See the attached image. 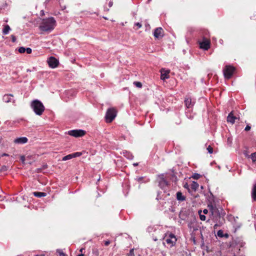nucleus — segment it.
I'll use <instances>...</instances> for the list:
<instances>
[{
  "instance_id": "obj_23",
  "label": "nucleus",
  "mask_w": 256,
  "mask_h": 256,
  "mask_svg": "<svg viewBox=\"0 0 256 256\" xmlns=\"http://www.w3.org/2000/svg\"><path fill=\"white\" fill-rule=\"evenodd\" d=\"M250 157L253 162H256V152L252 153L250 156Z\"/></svg>"
},
{
  "instance_id": "obj_24",
  "label": "nucleus",
  "mask_w": 256,
  "mask_h": 256,
  "mask_svg": "<svg viewBox=\"0 0 256 256\" xmlns=\"http://www.w3.org/2000/svg\"><path fill=\"white\" fill-rule=\"evenodd\" d=\"M134 84L138 88H141L142 87V84L139 82H134Z\"/></svg>"
},
{
  "instance_id": "obj_43",
  "label": "nucleus",
  "mask_w": 256,
  "mask_h": 256,
  "mask_svg": "<svg viewBox=\"0 0 256 256\" xmlns=\"http://www.w3.org/2000/svg\"><path fill=\"white\" fill-rule=\"evenodd\" d=\"M2 156H8V154H6V153H4L2 154Z\"/></svg>"
},
{
  "instance_id": "obj_32",
  "label": "nucleus",
  "mask_w": 256,
  "mask_h": 256,
  "mask_svg": "<svg viewBox=\"0 0 256 256\" xmlns=\"http://www.w3.org/2000/svg\"><path fill=\"white\" fill-rule=\"evenodd\" d=\"M26 52L30 54H31L32 53V50L30 48H26Z\"/></svg>"
},
{
  "instance_id": "obj_31",
  "label": "nucleus",
  "mask_w": 256,
  "mask_h": 256,
  "mask_svg": "<svg viewBox=\"0 0 256 256\" xmlns=\"http://www.w3.org/2000/svg\"><path fill=\"white\" fill-rule=\"evenodd\" d=\"M128 256H134V249H132L128 254Z\"/></svg>"
},
{
  "instance_id": "obj_9",
  "label": "nucleus",
  "mask_w": 256,
  "mask_h": 256,
  "mask_svg": "<svg viewBox=\"0 0 256 256\" xmlns=\"http://www.w3.org/2000/svg\"><path fill=\"white\" fill-rule=\"evenodd\" d=\"M154 36L156 38L160 39L164 36V30L162 28H158L155 29Z\"/></svg>"
},
{
  "instance_id": "obj_19",
  "label": "nucleus",
  "mask_w": 256,
  "mask_h": 256,
  "mask_svg": "<svg viewBox=\"0 0 256 256\" xmlns=\"http://www.w3.org/2000/svg\"><path fill=\"white\" fill-rule=\"evenodd\" d=\"M252 198L254 200L256 201V183L254 184L252 188Z\"/></svg>"
},
{
  "instance_id": "obj_14",
  "label": "nucleus",
  "mask_w": 256,
  "mask_h": 256,
  "mask_svg": "<svg viewBox=\"0 0 256 256\" xmlns=\"http://www.w3.org/2000/svg\"><path fill=\"white\" fill-rule=\"evenodd\" d=\"M12 97H13V95L11 94H5L3 97V100L6 103L12 102H14V100L12 98Z\"/></svg>"
},
{
  "instance_id": "obj_5",
  "label": "nucleus",
  "mask_w": 256,
  "mask_h": 256,
  "mask_svg": "<svg viewBox=\"0 0 256 256\" xmlns=\"http://www.w3.org/2000/svg\"><path fill=\"white\" fill-rule=\"evenodd\" d=\"M68 134L76 138L81 137L86 134L85 131L82 130H71L68 132Z\"/></svg>"
},
{
  "instance_id": "obj_48",
  "label": "nucleus",
  "mask_w": 256,
  "mask_h": 256,
  "mask_svg": "<svg viewBox=\"0 0 256 256\" xmlns=\"http://www.w3.org/2000/svg\"><path fill=\"white\" fill-rule=\"evenodd\" d=\"M138 164H134V166H138Z\"/></svg>"
},
{
  "instance_id": "obj_39",
  "label": "nucleus",
  "mask_w": 256,
  "mask_h": 256,
  "mask_svg": "<svg viewBox=\"0 0 256 256\" xmlns=\"http://www.w3.org/2000/svg\"><path fill=\"white\" fill-rule=\"evenodd\" d=\"M12 39L13 42H15L16 40V38L14 36H12Z\"/></svg>"
},
{
  "instance_id": "obj_3",
  "label": "nucleus",
  "mask_w": 256,
  "mask_h": 256,
  "mask_svg": "<svg viewBox=\"0 0 256 256\" xmlns=\"http://www.w3.org/2000/svg\"><path fill=\"white\" fill-rule=\"evenodd\" d=\"M116 116V111L114 108H110L108 110L106 119L107 122H111Z\"/></svg>"
},
{
  "instance_id": "obj_47",
  "label": "nucleus",
  "mask_w": 256,
  "mask_h": 256,
  "mask_svg": "<svg viewBox=\"0 0 256 256\" xmlns=\"http://www.w3.org/2000/svg\"><path fill=\"white\" fill-rule=\"evenodd\" d=\"M82 250H83V248H81V249L80 250V252H82Z\"/></svg>"
},
{
  "instance_id": "obj_50",
  "label": "nucleus",
  "mask_w": 256,
  "mask_h": 256,
  "mask_svg": "<svg viewBox=\"0 0 256 256\" xmlns=\"http://www.w3.org/2000/svg\"><path fill=\"white\" fill-rule=\"evenodd\" d=\"M36 256H39V255H36Z\"/></svg>"
},
{
  "instance_id": "obj_1",
  "label": "nucleus",
  "mask_w": 256,
  "mask_h": 256,
  "mask_svg": "<svg viewBox=\"0 0 256 256\" xmlns=\"http://www.w3.org/2000/svg\"><path fill=\"white\" fill-rule=\"evenodd\" d=\"M56 26V20L53 18H50L42 20L40 28L44 32H50Z\"/></svg>"
},
{
  "instance_id": "obj_44",
  "label": "nucleus",
  "mask_w": 256,
  "mask_h": 256,
  "mask_svg": "<svg viewBox=\"0 0 256 256\" xmlns=\"http://www.w3.org/2000/svg\"><path fill=\"white\" fill-rule=\"evenodd\" d=\"M77 256H84V255L83 254H80L78 255Z\"/></svg>"
},
{
  "instance_id": "obj_22",
  "label": "nucleus",
  "mask_w": 256,
  "mask_h": 256,
  "mask_svg": "<svg viewBox=\"0 0 256 256\" xmlns=\"http://www.w3.org/2000/svg\"><path fill=\"white\" fill-rule=\"evenodd\" d=\"M72 158H74V156H72V154H68V155L63 157L62 158V160L66 161V160H70V159H72Z\"/></svg>"
},
{
  "instance_id": "obj_13",
  "label": "nucleus",
  "mask_w": 256,
  "mask_h": 256,
  "mask_svg": "<svg viewBox=\"0 0 256 256\" xmlns=\"http://www.w3.org/2000/svg\"><path fill=\"white\" fill-rule=\"evenodd\" d=\"M237 118L234 116L232 112H230L228 116L227 117V122H230L232 124L234 123L235 120Z\"/></svg>"
},
{
  "instance_id": "obj_30",
  "label": "nucleus",
  "mask_w": 256,
  "mask_h": 256,
  "mask_svg": "<svg viewBox=\"0 0 256 256\" xmlns=\"http://www.w3.org/2000/svg\"><path fill=\"white\" fill-rule=\"evenodd\" d=\"M207 150H208V152H209L210 154H212V152H213V148H212L211 146H209L208 147V148H207Z\"/></svg>"
},
{
  "instance_id": "obj_12",
  "label": "nucleus",
  "mask_w": 256,
  "mask_h": 256,
  "mask_svg": "<svg viewBox=\"0 0 256 256\" xmlns=\"http://www.w3.org/2000/svg\"><path fill=\"white\" fill-rule=\"evenodd\" d=\"M28 140L26 137H21L16 138L14 140V142L18 144H23L27 142Z\"/></svg>"
},
{
  "instance_id": "obj_11",
  "label": "nucleus",
  "mask_w": 256,
  "mask_h": 256,
  "mask_svg": "<svg viewBox=\"0 0 256 256\" xmlns=\"http://www.w3.org/2000/svg\"><path fill=\"white\" fill-rule=\"evenodd\" d=\"M158 182L160 186L162 188H164L165 186L167 185V182L166 180H164V176L163 174L158 176Z\"/></svg>"
},
{
  "instance_id": "obj_18",
  "label": "nucleus",
  "mask_w": 256,
  "mask_h": 256,
  "mask_svg": "<svg viewBox=\"0 0 256 256\" xmlns=\"http://www.w3.org/2000/svg\"><path fill=\"white\" fill-rule=\"evenodd\" d=\"M34 195L36 197L40 198L46 196L45 192H36L33 193Z\"/></svg>"
},
{
  "instance_id": "obj_4",
  "label": "nucleus",
  "mask_w": 256,
  "mask_h": 256,
  "mask_svg": "<svg viewBox=\"0 0 256 256\" xmlns=\"http://www.w3.org/2000/svg\"><path fill=\"white\" fill-rule=\"evenodd\" d=\"M234 70V68L230 66H226L224 69V74L225 78L227 79L230 78Z\"/></svg>"
},
{
  "instance_id": "obj_16",
  "label": "nucleus",
  "mask_w": 256,
  "mask_h": 256,
  "mask_svg": "<svg viewBox=\"0 0 256 256\" xmlns=\"http://www.w3.org/2000/svg\"><path fill=\"white\" fill-rule=\"evenodd\" d=\"M185 105L187 108H190L194 105V104L192 102L190 98H186L184 100Z\"/></svg>"
},
{
  "instance_id": "obj_36",
  "label": "nucleus",
  "mask_w": 256,
  "mask_h": 256,
  "mask_svg": "<svg viewBox=\"0 0 256 256\" xmlns=\"http://www.w3.org/2000/svg\"><path fill=\"white\" fill-rule=\"evenodd\" d=\"M20 160H22V162H24V161L25 160V158H24V156H20Z\"/></svg>"
},
{
  "instance_id": "obj_33",
  "label": "nucleus",
  "mask_w": 256,
  "mask_h": 256,
  "mask_svg": "<svg viewBox=\"0 0 256 256\" xmlns=\"http://www.w3.org/2000/svg\"><path fill=\"white\" fill-rule=\"evenodd\" d=\"M200 218L202 220H206V216L204 215L200 214Z\"/></svg>"
},
{
  "instance_id": "obj_46",
  "label": "nucleus",
  "mask_w": 256,
  "mask_h": 256,
  "mask_svg": "<svg viewBox=\"0 0 256 256\" xmlns=\"http://www.w3.org/2000/svg\"><path fill=\"white\" fill-rule=\"evenodd\" d=\"M2 138L0 137V143L2 142Z\"/></svg>"
},
{
  "instance_id": "obj_38",
  "label": "nucleus",
  "mask_w": 256,
  "mask_h": 256,
  "mask_svg": "<svg viewBox=\"0 0 256 256\" xmlns=\"http://www.w3.org/2000/svg\"><path fill=\"white\" fill-rule=\"evenodd\" d=\"M136 26H138L139 28H141L142 27V24L139 23V22H137L135 24Z\"/></svg>"
},
{
  "instance_id": "obj_20",
  "label": "nucleus",
  "mask_w": 256,
  "mask_h": 256,
  "mask_svg": "<svg viewBox=\"0 0 256 256\" xmlns=\"http://www.w3.org/2000/svg\"><path fill=\"white\" fill-rule=\"evenodd\" d=\"M10 30V28L8 25H6L2 30V33L4 34H7L9 31Z\"/></svg>"
},
{
  "instance_id": "obj_6",
  "label": "nucleus",
  "mask_w": 256,
  "mask_h": 256,
  "mask_svg": "<svg viewBox=\"0 0 256 256\" xmlns=\"http://www.w3.org/2000/svg\"><path fill=\"white\" fill-rule=\"evenodd\" d=\"M209 210H210L212 214L216 216H220V212L218 208L215 205L212 204H209L208 206Z\"/></svg>"
},
{
  "instance_id": "obj_15",
  "label": "nucleus",
  "mask_w": 256,
  "mask_h": 256,
  "mask_svg": "<svg viewBox=\"0 0 256 256\" xmlns=\"http://www.w3.org/2000/svg\"><path fill=\"white\" fill-rule=\"evenodd\" d=\"M161 72V78L163 80L166 78H168V74H169L170 71L165 70L164 69H162L160 70Z\"/></svg>"
},
{
  "instance_id": "obj_8",
  "label": "nucleus",
  "mask_w": 256,
  "mask_h": 256,
  "mask_svg": "<svg viewBox=\"0 0 256 256\" xmlns=\"http://www.w3.org/2000/svg\"><path fill=\"white\" fill-rule=\"evenodd\" d=\"M166 242L170 246H173L176 242V238L174 234H170L169 237L166 238Z\"/></svg>"
},
{
  "instance_id": "obj_27",
  "label": "nucleus",
  "mask_w": 256,
  "mask_h": 256,
  "mask_svg": "<svg viewBox=\"0 0 256 256\" xmlns=\"http://www.w3.org/2000/svg\"><path fill=\"white\" fill-rule=\"evenodd\" d=\"M72 155L74 156V158L78 156H80L82 155V153L80 152H76L74 154H72Z\"/></svg>"
},
{
  "instance_id": "obj_25",
  "label": "nucleus",
  "mask_w": 256,
  "mask_h": 256,
  "mask_svg": "<svg viewBox=\"0 0 256 256\" xmlns=\"http://www.w3.org/2000/svg\"><path fill=\"white\" fill-rule=\"evenodd\" d=\"M201 176L198 174H194L192 178L195 180H198L200 178Z\"/></svg>"
},
{
  "instance_id": "obj_37",
  "label": "nucleus",
  "mask_w": 256,
  "mask_h": 256,
  "mask_svg": "<svg viewBox=\"0 0 256 256\" xmlns=\"http://www.w3.org/2000/svg\"><path fill=\"white\" fill-rule=\"evenodd\" d=\"M244 154L245 155V156L246 157H248V158L250 157V156L248 155V152L247 151H246V152H244Z\"/></svg>"
},
{
  "instance_id": "obj_26",
  "label": "nucleus",
  "mask_w": 256,
  "mask_h": 256,
  "mask_svg": "<svg viewBox=\"0 0 256 256\" xmlns=\"http://www.w3.org/2000/svg\"><path fill=\"white\" fill-rule=\"evenodd\" d=\"M217 234L219 237L222 238L224 236L223 231L222 230H218Z\"/></svg>"
},
{
  "instance_id": "obj_35",
  "label": "nucleus",
  "mask_w": 256,
  "mask_h": 256,
  "mask_svg": "<svg viewBox=\"0 0 256 256\" xmlns=\"http://www.w3.org/2000/svg\"><path fill=\"white\" fill-rule=\"evenodd\" d=\"M250 126L248 125L245 128V130L248 131L250 130Z\"/></svg>"
},
{
  "instance_id": "obj_41",
  "label": "nucleus",
  "mask_w": 256,
  "mask_h": 256,
  "mask_svg": "<svg viewBox=\"0 0 256 256\" xmlns=\"http://www.w3.org/2000/svg\"><path fill=\"white\" fill-rule=\"evenodd\" d=\"M203 212L204 214H206L208 212V210H206V209H204V210H203Z\"/></svg>"
},
{
  "instance_id": "obj_29",
  "label": "nucleus",
  "mask_w": 256,
  "mask_h": 256,
  "mask_svg": "<svg viewBox=\"0 0 256 256\" xmlns=\"http://www.w3.org/2000/svg\"><path fill=\"white\" fill-rule=\"evenodd\" d=\"M18 52L20 53H24L26 52V48H24V47H20L18 48Z\"/></svg>"
},
{
  "instance_id": "obj_49",
  "label": "nucleus",
  "mask_w": 256,
  "mask_h": 256,
  "mask_svg": "<svg viewBox=\"0 0 256 256\" xmlns=\"http://www.w3.org/2000/svg\"><path fill=\"white\" fill-rule=\"evenodd\" d=\"M226 236L228 237V234H226Z\"/></svg>"
},
{
  "instance_id": "obj_42",
  "label": "nucleus",
  "mask_w": 256,
  "mask_h": 256,
  "mask_svg": "<svg viewBox=\"0 0 256 256\" xmlns=\"http://www.w3.org/2000/svg\"><path fill=\"white\" fill-rule=\"evenodd\" d=\"M112 2H110L109 3H108V6L110 7H111L112 6Z\"/></svg>"
},
{
  "instance_id": "obj_7",
  "label": "nucleus",
  "mask_w": 256,
  "mask_h": 256,
  "mask_svg": "<svg viewBox=\"0 0 256 256\" xmlns=\"http://www.w3.org/2000/svg\"><path fill=\"white\" fill-rule=\"evenodd\" d=\"M48 62L49 66L53 68L57 67L59 63L58 60L53 56L50 57L48 60Z\"/></svg>"
},
{
  "instance_id": "obj_17",
  "label": "nucleus",
  "mask_w": 256,
  "mask_h": 256,
  "mask_svg": "<svg viewBox=\"0 0 256 256\" xmlns=\"http://www.w3.org/2000/svg\"><path fill=\"white\" fill-rule=\"evenodd\" d=\"M177 200L179 201H184L186 200V196L182 195V194L180 192H177Z\"/></svg>"
},
{
  "instance_id": "obj_40",
  "label": "nucleus",
  "mask_w": 256,
  "mask_h": 256,
  "mask_svg": "<svg viewBox=\"0 0 256 256\" xmlns=\"http://www.w3.org/2000/svg\"><path fill=\"white\" fill-rule=\"evenodd\" d=\"M110 244V242L109 240H106L104 242L105 246H107Z\"/></svg>"
},
{
  "instance_id": "obj_21",
  "label": "nucleus",
  "mask_w": 256,
  "mask_h": 256,
  "mask_svg": "<svg viewBox=\"0 0 256 256\" xmlns=\"http://www.w3.org/2000/svg\"><path fill=\"white\" fill-rule=\"evenodd\" d=\"M198 184L195 182H193L191 184V188L194 190H196L198 188Z\"/></svg>"
},
{
  "instance_id": "obj_28",
  "label": "nucleus",
  "mask_w": 256,
  "mask_h": 256,
  "mask_svg": "<svg viewBox=\"0 0 256 256\" xmlns=\"http://www.w3.org/2000/svg\"><path fill=\"white\" fill-rule=\"evenodd\" d=\"M8 166H3L0 169V172H5V171H6L8 170Z\"/></svg>"
},
{
  "instance_id": "obj_45",
  "label": "nucleus",
  "mask_w": 256,
  "mask_h": 256,
  "mask_svg": "<svg viewBox=\"0 0 256 256\" xmlns=\"http://www.w3.org/2000/svg\"><path fill=\"white\" fill-rule=\"evenodd\" d=\"M27 72H31V70H29V69H28V70H27Z\"/></svg>"
},
{
  "instance_id": "obj_34",
  "label": "nucleus",
  "mask_w": 256,
  "mask_h": 256,
  "mask_svg": "<svg viewBox=\"0 0 256 256\" xmlns=\"http://www.w3.org/2000/svg\"><path fill=\"white\" fill-rule=\"evenodd\" d=\"M57 252L59 254L60 256H64V254L61 250H57Z\"/></svg>"
},
{
  "instance_id": "obj_2",
  "label": "nucleus",
  "mask_w": 256,
  "mask_h": 256,
  "mask_svg": "<svg viewBox=\"0 0 256 256\" xmlns=\"http://www.w3.org/2000/svg\"><path fill=\"white\" fill-rule=\"evenodd\" d=\"M30 106L35 114L38 116H41L45 109L42 102L38 100H32Z\"/></svg>"
},
{
  "instance_id": "obj_10",
  "label": "nucleus",
  "mask_w": 256,
  "mask_h": 256,
  "mask_svg": "<svg viewBox=\"0 0 256 256\" xmlns=\"http://www.w3.org/2000/svg\"><path fill=\"white\" fill-rule=\"evenodd\" d=\"M199 44L200 48L204 50H208L210 47V42L206 39H204L202 42H200Z\"/></svg>"
}]
</instances>
